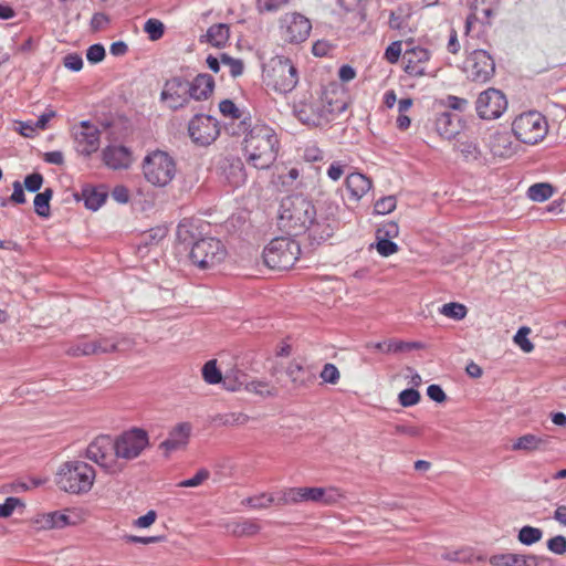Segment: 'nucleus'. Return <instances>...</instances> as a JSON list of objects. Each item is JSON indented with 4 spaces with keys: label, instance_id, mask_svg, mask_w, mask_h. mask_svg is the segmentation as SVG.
Listing matches in <instances>:
<instances>
[{
    "label": "nucleus",
    "instance_id": "7c9ffc66",
    "mask_svg": "<svg viewBox=\"0 0 566 566\" xmlns=\"http://www.w3.org/2000/svg\"><path fill=\"white\" fill-rule=\"evenodd\" d=\"M545 444V440L536 434L527 433L517 438L512 444L514 451L532 452L539 450Z\"/></svg>",
    "mask_w": 566,
    "mask_h": 566
},
{
    "label": "nucleus",
    "instance_id": "f3484780",
    "mask_svg": "<svg viewBox=\"0 0 566 566\" xmlns=\"http://www.w3.org/2000/svg\"><path fill=\"white\" fill-rule=\"evenodd\" d=\"M342 208L335 202L327 200L316 213L314 226V239L325 240L333 235L334 229L339 223Z\"/></svg>",
    "mask_w": 566,
    "mask_h": 566
},
{
    "label": "nucleus",
    "instance_id": "e2e57ef3",
    "mask_svg": "<svg viewBox=\"0 0 566 566\" xmlns=\"http://www.w3.org/2000/svg\"><path fill=\"white\" fill-rule=\"evenodd\" d=\"M423 345L418 342L406 343V342H389L386 348V353H398L402 350L421 349Z\"/></svg>",
    "mask_w": 566,
    "mask_h": 566
},
{
    "label": "nucleus",
    "instance_id": "2f4dec72",
    "mask_svg": "<svg viewBox=\"0 0 566 566\" xmlns=\"http://www.w3.org/2000/svg\"><path fill=\"white\" fill-rule=\"evenodd\" d=\"M201 376L208 385L221 384L224 379L222 371L218 367L217 359H210L201 368Z\"/></svg>",
    "mask_w": 566,
    "mask_h": 566
},
{
    "label": "nucleus",
    "instance_id": "1a4fd4ad",
    "mask_svg": "<svg viewBox=\"0 0 566 566\" xmlns=\"http://www.w3.org/2000/svg\"><path fill=\"white\" fill-rule=\"evenodd\" d=\"M512 132L521 143L536 145L547 135L548 122L539 112L528 111L514 118Z\"/></svg>",
    "mask_w": 566,
    "mask_h": 566
},
{
    "label": "nucleus",
    "instance_id": "69168bd1",
    "mask_svg": "<svg viewBox=\"0 0 566 566\" xmlns=\"http://www.w3.org/2000/svg\"><path fill=\"white\" fill-rule=\"evenodd\" d=\"M105 57V49L102 44H93L87 49L86 59L91 63H99Z\"/></svg>",
    "mask_w": 566,
    "mask_h": 566
},
{
    "label": "nucleus",
    "instance_id": "a211bd4d",
    "mask_svg": "<svg viewBox=\"0 0 566 566\" xmlns=\"http://www.w3.org/2000/svg\"><path fill=\"white\" fill-rule=\"evenodd\" d=\"M430 59L431 53L426 48L419 45L407 48L402 54L403 71L412 77L426 76Z\"/></svg>",
    "mask_w": 566,
    "mask_h": 566
},
{
    "label": "nucleus",
    "instance_id": "a19ab883",
    "mask_svg": "<svg viewBox=\"0 0 566 566\" xmlns=\"http://www.w3.org/2000/svg\"><path fill=\"white\" fill-rule=\"evenodd\" d=\"M543 537V531L530 525L523 526L517 535L518 541L524 545H533L539 542Z\"/></svg>",
    "mask_w": 566,
    "mask_h": 566
},
{
    "label": "nucleus",
    "instance_id": "79ce46f5",
    "mask_svg": "<svg viewBox=\"0 0 566 566\" xmlns=\"http://www.w3.org/2000/svg\"><path fill=\"white\" fill-rule=\"evenodd\" d=\"M50 513V520L53 528H62L67 525H75L77 523L76 520L72 518V515H75L74 512L70 511H54L49 512Z\"/></svg>",
    "mask_w": 566,
    "mask_h": 566
},
{
    "label": "nucleus",
    "instance_id": "a18cd8bd",
    "mask_svg": "<svg viewBox=\"0 0 566 566\" xmlns=\"http://www.w3.org/2000/svg\"><path fill=\"white\" fill-rule=\"evenodd\" d=\"M210 478V472L207 469H200L197 473L190 478L177 483L178 488H197L202 485Z\"/></svg>",
    "mask_w": 566,
    "mask_h": 566
},
{
    "label": "nucleus",
    "instance_id": "5fc2aeb1",
    "mask_svg": "<svg viewBox=\"0 0 566 566\" xmlns=\"http://www.w3.org/2000/svg\"><path fill=\"white\" fill-rule=\"evenodd\" d=\"M397 199L394 196H387L376 201L374 209L378 214H387L396 209Z\"/></svg>",
    "mask_w": 566,
    "mask_h": 566
},
{
    "label": "nucleus",
    "instance_id": "052dcab7",
    "mask_svg": "<svg viewBox=\"0 0 566 566\" xmlns=\"http://www.w3.org/2000/svg\"><path fill=\"white\" fill-rule=\"evenodd\" d=\"M521 566H553V560L546 556L522 554Z\"/></svg>",
    "mask_w": 566,
    "mask_h": 566
},
{
    "label": "nucleus",
    "instance_id": "423d86ee",
    "mask_svg": "<svg viewBox=\"0 0 566 566\" xmlns=\"http://www.w3.org/2000/svg\"><path fill=\"white\" fill-rule=\"evenodd\" d=\"M301 252V245L297 241L289 237H277L264 248L262 258L268 268L285 271L293 268L300 259Z\"/></svg>",
    "mask_w": 566,
    "mask_h": 566
},
{
    "label": "nucleus",
    "instance_id": "3c124183",
    "mask_svg": "<svg viewBox=\"0 0 566 566\" xmlns=\"http://www.w3.org/2000/svg\"><path fill=\"white\" fill-rule=\"evenodd\" d=\"M394 433L410 438H420L423 433L421 427L409 423H397L394 426Z\"/></svg>",
    "mask_w": 566,
    "mask_h": 566
},
{
    "label": "nucleus",
    "instance_id": "aec40b11",
    "mask_svg": "<svg viewBox=\"0 0 566 566\" xmlns=\"http://www.w3.org/2000/svg\"><path fill=\"white\" fill-rule=\"evenodd\" d=\"M76 149L84 156H90L99 147V129L87 120L74 128Z\"/></svg>",
    "mask_w": 566,
    "mask_h": 566
},
{
    "label": "nucleus",
    "instance_id": "7ed1b4c3",
    "mask_svg": "<svg viewBox=\"0 0 566 566\" xmlns=\"http://www.w3.org/2000/svg\"><path fill=\"white\" fill-rule=\"evenodd\" d=\"M95 469L80 460L63 462L55 473L57 488L76 495L88 493L95 483Z\"/></svg>",
    "mask_w": 566,
    "mask_h": 566
},
{
    "label": "nucleus",
    "instance_id": "393cba45",
    "mask_svg": "<svg viewBox=\"0 0 566 566\" xmlns=\"http://www.w3.org/2000/svg\"><path fill=\"white\" fill-rule=\"evenodd\" d=\"M189 87L190 99L207 101L214 92L216 82L210 74L200 73L192 81H189Z\"/></svg>",
    "mask_w": 566,
    "mask_h": 566
},
{
    "label": "nucleus",
    "instance_id": "6e6d98bb",
    "mask_svg": "<svg viewBox=\"0 0 566 566\" xmlns=\"http://www.w3.org/2000/svg\"><path fill=\"white\" fill-rule=\"evenodd\" d=\"M221 63L229 67V72L232 77H238V76L242 75L244 65L241 60L231 57L227 54H222Z\"/></svg>",
    "mask_w": 566,
    "mask_h": 566
},
{
    "label": "nucleus",
    "instance_id": "f704fd0d",
    "mask_svg": "<svg viewBox=\"0 0 566 566\" xmlns=\"http://www.w3.org/2000/svg\"><path fill=\"white\" fill-rule=\"evenodd\" d=\"M244 390L261 397H270L276 394V389L270 382L259 379L245 381Z\"/></svg>",
    "mask_w": 566,
    "mask_h": 566
},
{
    "label": "nucleus",
    "instance_id": "5701e85b",
    "mask_svg": "<svg viewBox=\"0 0 566 566\" xmlns=\"http://www.w3.org/2000/svg\"><path fill=\"white\" fill-rule=\"evenodd\" d=\"M102 159L113 170L127 169L133 164L132 151L125 146L111 145L103 149Z\"/></svg>",
    "mask_w": 566,
    "mask_h": 566
},
{
    "label": "nucleus",
    "instance_id": "0eeeda50",
    "mask_svg": "<svg viewBox=\"0 0 566 566\" xmlns=\"http://www.w3.org/2000/svg\"><path fill=\"white\" fill-rule=\"evenodd\" d=\"M297 82V70L289 57L274 56L264 69V83L280 94L293 91Z\"/></svg>",
    "mask_w": 566,
    "mask_h": 566
},
{
    "label": "nucleus",
    "instance_id": "473e14b6",
    "mask_svg": "<svg viewBox=\"0 0 566 566\" xmlns=\"http://www.w3.org/2000/svg\"><path fill=\"white\" fill-rule=\"evenodd\" d=\"M230 533L234 536H251L260 531V525L252 520H244L241 522H234L228 526Z\"/></svg>",
    "mask_w": 566,
    "mask_h": 566
},
{
    "label": "nucleus",
    "instance_id": "4468645a",
    "mask_svg": "<svg viewBox=\"0 0 566 566\" xmlns=\"http://www.w3.org/2000/svg\"><path fill=\"white\" fill-rule=\"evenodd\" d=\"M464 72L471 81L485 83L493 76L495 64L485 50H473L464 61Z\"/></svg>",
    "mask_w": 566,
    "mask_h": 566
},
{
    "label": "nucleus",
    "instance_id": "8fccbe9b",
    "mask_svg": "<svg viewBox=\"0 0 566 566\" xmlns=\"http://www.w3.org/2000/svg\"><path fill=\"white\" fill-rule=\"evenodd\" d=\"M231 171L228 175V180L234 187H239L243 185L247 180V175L243 168V165L238 161L237 164L231 165Z\"/></svg>",
    "mask_w": 566,
    "mask_h": 566
},
{
    "label": "nucleus",
    "instance_id": "de8ad7c7",
    "mask_svg": "<svg viewBox=\"0 0 566 566\" xmlns=\"http://www.w3.org/2000/svg\"><path fill=\"white\" fill-rule=\"evenodd\" d=\"M167 234L168 229L166 227H155L143 234V241L145 244L159 243L167 237Z\"/></svg>",
    "mask_w": 566,
    "mask_h": 566
},
{
    "label": "nucleus",
    "instance_id": "e433bc0d",
    "mask_svg": "<svg viewBox=\"0 0 566 566\" xmlns=\"http://www.w3.org/2000/svg\"><path fill=\"white\" fill-rule=\"evenodd\" d=\"M439 313L446 317L452 318L454 321L463 319L468 314V308L464 304L458 302H450L443 304L439 308Z\"/></svg>",
    "mask_w": 566,
    "mask_h": 566
},
{
    "label": "nucleus",
    "instance_id": "9d476101",
    "mask_svg": "<svg viewBox=\"0 0 566 566\" xmlns=\"http://www.w3.org/2000/svg\"><path fill=\"white\" fill-rule=\"evenodd\" d=\"M227 248L221 240L206 237L197 240L190 251L191 262L201 270L212 269L227 258Z\"/></svg>",
    "mask_w": 566,
    "mask_h": 566
},
{
    "label": "nucleus",
    "instance_id": "680f3d73",
    "mask_svg": "<svg viewBox=\"0 0 566 566\" xmlns=\"http://www.w3.org/2000/svg\"><path fill=\"white\" fill-rule=\"evenodd\" d=\"M398 245L388 239H377L376 250L381 256H390L398 252Z\"/></svg>",
    "mask_w": 566,
    "mask_h": 566
},
{
    "label": "nucleus",
    "instance_id": "338daca9",
    "mask_svg": "<svg viewBox=\"0 0 566 566\" xmlns=\"http://www.w3.org/2000/svg\"><path fill=\"white\" fill-rule=\"evenodd\" d=\"M286 374L294 384L303 385L305 382L303 378L304 368L297 363H291L287 367Z\"/></svg>",
    "mask_w": 566,
    "mask_h": 566
},
{
    "label": "nucleus",
    "instance_id": "0e129e2a",
    "mask_svg": "<svg viewBox=\"0 0 566 566\" xmlns=\"http://www.w3.org/2000/svg\"><path fill=\"white\" fill-rule=\"evenodd\" d=\"M547 548L558 555L566 553V537L557 535L547 541Z\"/></svg>",
    "mask_w": 566,
    "mask_h": 566
},
{
    "label": "nucleus",
    "instance_id": "c756f323",
    "mask_svg": "<svg viewBox=\"0 0 566 566\" xmlns=\"http://www.w3.org/2000/svg\"><path fill=\"white\" fill-rule=\"evenodd\" d=\"M118 349V343H109L107 346H102L101 343L95 340L82 342L74 350L73 355H95L112 353Z\"/></svg>",
    "mask_w": 566,
    "mask_h": 566
},
{
    "label": "nucleus",
    "instance_id": "c9c22d12",
    "mask_svg": "<svg viewBox=\"0 0 566 566\" xmlns=\"http://www.w3.org/2000/svg\"><path fill=\"white\" fill-rule=\"evenodd\" d=\"M413 105L412 98H401L398 101V117L396 125L400 130H407L411 125L410 117L406 114Z\"/></svg>",
    "mask_w": 566,
    "mask_h": 566
},
{
    "label": "nucleus",
    "instance_id": "a878e982",
    "mask_svg": "<svg viewBox=\"0 0 566 566\" xmlns=\"http://www.w3.org/2000/svg\"><path fill=\"white\" fill-rule=\"evenodd\" d=\"M319 102L329 117L343 113L347 107L345 92L336 85L325 90Z\"/></svg>",
    "mask_w": 566,
    "mask_h": 566
},
{
    "label": "nucleus",
    "instance_id": "864d4df0",
    "mask_svg": "<svg viewBox=\"0 0 566 566\" xmlns=\"http://www.w3.org/2000/svg\"><path fill=\"white\" fill-rule=\"evenodd\" d=\"M319 377L324 382L336 385L340 379V373L334 364L327 363L323 366Z\"/></svg>",
    "mask_w": 566,
    "mask_h": 566
},
{
    "label": "nucleus",
    "instance_id": "6e6552de",
    "mask_svg": "<svg viewBox=\"0 0 566 566\" xmlns=\"http://www.w3.org/2000/svg\"><path fill=\"white\" fill-rule=\"evenodd\" d=\"M86 458L96 463L107 474L115 475L125 470L111 436L104 434L95 438L87 446Z\"/></svg>",
    "mask_w": 566,
    "mask_h": 566
},
{
    "label": "nucleus",
    "instance_id": "bb28decb",
    "mask_svg": "<svg viewBox=\"0 0 566 566\" xmlns=\"http://www.w3.org/2000/svg\"><path fill=\"white\" fill-rule=\"evenodd\" d=\"M499 0H474V11L467 18L465 22V35L470 34V31L478 20V15L482 14L485 19H490L495 12Z\"/></svg>",
    "mask_w": 566,
    "mask_h": 566
},
{
    "label": "nucleus",
    "instance_id": "c03bdc74",
    "mask_svg": "<svg viewBox=\"0 0 566 566\" xmlns=\"http://www.w3.org/2000/svg\"><path fill=\"white\" fill-rule=\"evenodd\" d=\"M289 3L290 0H256L255 8L259 13L276 12Z\"/></svg>",
    "mask_w": 566,
    "mask_h": 566
},
{
    "label": "nucleus",
    "instance_id": "412c9836",
    "mask_svg": "<svg viewBox=\"0 0 566 566\" xmlns=\"http://www.w3.org/2000/svg\"><path fill=\"white\" fill-rule=\"evenodd\" d=\"M192 427L189 422H180L176 424L168 433L159 448L164 451L165 455H170L172 452L186 448L189 442Z\"/></svg>",
    "mask_w": 566,
    "mask_h": 566
},
{
    "label": "nucleus",
    "instance_id": "49530a36",
    "mask_svg": "<svg viewBox=\"0 0 566 566\" xmlns=\"http://www.w3.org/2000/svg\"><path fill=\"white\" fill-rule=\"evenodd\" d=\"M399 235V227L395 221L382 223L376 231V239H395Z\"/></svg>",
    "mask_w": 566,
    "mask_h": 566
},
{
    "label": "nucleus",
    "instance_id": "2eb2a0df",
    "mask_svg": "<svg viewBox=\"0 0 566 566\" xmlns=\"http://www.w3.org/2000/svg\"><path fill=\"white\" fill-rule=\"evenodd\" d=\"M189 90V81L181 76H174L164 83L160 101L169 109L184 108L190 102Z\"/></svg>",
    "mask_w": 566,
    "mask_h": 566
},
{
    "label": "nucleus",
    "instance_id": "13d9d810",
    "mask_svg": "<svg viewBox=\"0 0 566 566\" xmlns=\"http://www.w3.org/2000/svg\"><path fill=\"white\" fill-rule=\"evenodd\" d=\"M398 401L402 407H412L420 401V394L413 388L405 389L399 394Z\"/></svg>",
    "mask_w": 566,
    "mask_h": 566
},
{
    "label": "nucleus",
    "instance_id": "f03ea898",
    "mask_svg": "<svg viewBox=\"0 0 566 566\" xmlns=\"http://www.w3.org/2000/svg\"><path fill=\"white\" fill-rule=\"evenodd\" d=\"M316 208L302 195H294L281 201L277 226L289 235H301L307 231L314 238Z\"/></svg>",
    "mask_w": 566,
    "mask_h": 566
},
{
    "label": "nucleus",
    "instance_id": "603ef678",
    "mask_svg": "<svg viewBox=\"0 0 566 566\" xmlns=\"http://www.w3.org/2000/svg\"><path fill=\"white\" fill-rule=\"evenodd\" d=\"M402 41H394L391 42L384 53V59L390 63L396 64L398 63L400 56L402 55Z\"/></svg>",
    "mask_w": 566,
    "mask_h": 566
},
{
    "label": "nucleus",
    "instance_id": "f8f14e48",
    "mask_svg": "<svg viewBox=\"0 0 566 566\" xmlns=\"http://www.w3.org/2000/svg\"><path fill=\"white\" fill-rule=\"evenodd\" d=\"M312 31L310 19L298 12H286L279 20V33L285 43L305 42Z\"/></svg>",
    "mask_w": 566,
    "mask_h": 566
},
{
    "label": "nucleus",
    "instance_id": "6ab92c4d",
    "mask_svg": "<svg viewBox=\"0 0 566 566\" xmlns=\"http://www.w3.org/2000/svg\"><path fill=\"white\" fill-rule=\"evenodd\" d=\"M295 115L300 122L313 127L325 125L332 119L321 102L312 97L295 105Z\"/></svg>",
    "mask_w": 566,
    "mask_h": 566
},
{
    "label": "nucleus",
    "instance_id": "f257e3e1",
    "mask_svg": "<svg viewBox=\"0 0 566 566\" xmlns=\"http://www.w3.org/2000/svg\"><path fill=\"white\" fill-rule=\"evenodd\" d=\"M280 138L275 130L265 124H255L242 140L245 163L255 169H269L276 160Z\"/></svg>",
    "mask_w": 566,
    "mask_h": 566
},
{
    "label": "nucleus",
    "instance_id": "20e7f679",
    "mask_svg": "<svg viewBox=\"0 0 566 566\" xmlns=\"http://www.w3.org/2000/svg\"><path fill=\"white\" fill-rule=\"evenodd\" d=\"M344 499V491L336 486H298L287 488L277 492L276 505H291L306 502L333 505Z\"/></svg>",
    "mask_w": 566,
    "mask_h": 566
},
{
    "label": "nucleus",
    "instance_id": "dca6fc26",
    "mask_svg": "<svg viewBox=\"0 0 566 566\" xmlns=\"http://www.w3.org/2000/svg\"><path fill=\"white\" fill-rule=\"evenodd\" d=\"M507 108L506 96L496 88H488L482 92L475 102V109L482 119H496Z\"/></svg>",
    "mask_w": 566,
    "mask_h": 566
},
{
    "label": "nucleus",
    "instance_id": "ea45409f",
    "mask_svg": "<svg viewBox=\"0 0 566 566\" xmlns=\"http://www.w3.org/2000/svg\"><path fill=\"white\" fill-rule=\"evenodd\" d=\"M522 554L501 553L492 555L489 563L492 566H521Z\"/></svg>",
    "mask_w": 566,
    "mask_h": 566
},
{
    "label": "nucleus",
    "instance_id": "774afa93",
    "mask_svg": "<svg viewBox=\"0 0 566 566\" xmlns=\"http://www.w3.org/2000/svg\"><path fill=\"white\" fill-rule=\"evenodd\" d=\"M63 64L66 69L78 72L83 69V59L76 53H71L63 59Z\"/></svg>",
    "mask_w": 566,
    "mask_h": 566
},
{
    "label": "nucleus",
    "instance_id": "9b49d317",
    "mask_svg": "<svg viewBox=\"0 0 566 566\" xmlns=\"http://www.w3.org/2000/svg\"><path fill=\"white\" fill-rule=\"evenodd\" d=\"M117 455H119L124 469L129 461L142 455L149 447L148 432L142 428H132L113 438Z\"/></svg>",
    "mask_w": 566,
    "mask_h": 566
},
{
    "label": "nucleus",
    "instance_id": "72a5a7b5",
    "mask_svg": "<svg viewBox=\"0 0 566 566\" xmlns=\"http://www.w3.org/2000/svg\"><path fill=\"white\" fill-rule=\"evenodd\" d=\"M53 197V190L46 188L43 192H40L34 198V211L38 216L43 218L50 217V201Z\"/></svg>",
    "mask_w": 566,
    "mask_h": 566
},
{
    "label": "nucleus",
    "instance_id": "bf43d9fd",
    "mask_svg": "<svg viewBox=\"0 0 566 566\" xmlns=\"http://www.w3.org/2000/svg\"><path fill=\"white\" fill-rule=\"evenodd\" d=\"M220 113L231 119H239L241 117V111L231 99H223L219 104Z\"/></svg>",
    "mask_w": 566,
    "mask_h": 566
},
{
    "label": "nucleus",
    "instance_id": "37998d69",
    "mask_svg": "<svg viewBox=\"0 0 566 566\" xmlns=\"http://www.w3.org/2000/svg\"><path fill=\"white\" fill-rule=\"evenodd\" d=\"M245 374L237 370L233 373V377L231 374H227L223 379V387L229 391H240L244 389L245 385Z\"/></svg>",
    "mask_w": 566,
    "mask_h": 566
},
{
    "label": "nucleus",
    "instance_id": "4c0bfd02",
    "mask_svg": "<svg viewBox=\"0 0 566 566\" xmlns=\"http://www.w3.org/2000/svg\"><path fill=\"white\" fill-rule=\"evenodd\" d=\"M553 193V187L545 182L534 184L527 190L528 198L537 202H543L549 199Z\"/></svg>",
    "mask_w": 566,
    "mask_h": 566
},
{
    "label": "nucleus",
    "instance_id": "4d7b16f0",
    "mask_svg": "<svg viewBox=\"0 0 566 566\" xmlns=\"http://www.w3.org/2000/svg\"><path fill=\"white\" fill-rule=\"evenodd\" d=\"M530 332L528 327H521L514 336V342L524 353H532L534 350L533 343L527 338Z\"/></svg>",
    "mask_w": 566,
    "mask_h": 566
},
{
    "label": "nucleus",
    "instance_id": "58836bf2",
    "mask_svg": "<svg viewBox=\"0 0 566 566\" xmlns=\"http://www.w3.org/2000/svg\"><path fill=\"white\" fill-rule=\"evenodd\" d=\"M277 493H261L247 499V504L254 510L268 509L271 505H276Z\"/></svg>",
    "mask_w": 566,
    "mask_h": 566
},
{
    "label": "nucleus",
    "instance_id": "cd10ccee",
    "mask_svg": "<svg viewBox=\"0 0 566 566\" xmlns=\"http://www.w3.org/2000/svg\"><path fill=\"white\" fill-rule=\"evenodd\" d=\"M81 198L87 209L92 211L98 210L107 198V192L92 186L83 187Z\"/></svg>",
    "mask_w": 566,
    "mask_h": 566
},
{
    "label": "nucleus",
    "instance_id": "ddd939ff",
    "mask_svg": "<svg viewBox=\"0 0 566 566\" xmlns=\"http://www.w3.org/2000/svg\"><path fill=\"white\" fill-rule=\"evenodd\" d=\"M188 133L195 144L208 146L220 134L219 122L210 115H195L188 124Z\"/></svg>",
    "mask_w": 566,
    "mask_h": 566
},
{
    "label": "nucleus",
    "instance_id": "c85d7f7f",
    "mask_svg": "<svg viewBox=\"0 0 566 566\" xmlns=\"http://www.w3.org/2000/svg\"><path fill=\"white\" fill-rule=\"evenodd\" d=\"M207 42L216 48H223L230 38V28L224 23L211 25L206 34Z\"/></svg>",
    "mask_w": 566,
    "mask_h": 566
},
{
    "label": "nucleus",
    "instance_id": "39448f33",
    "mask_svg": "<svg viewBox=\"0 0 566 566\" xmlns=\"http://www.w3.org/2000/svg\"><path fill=\"white\" fill-rule=\"evenodd\" d=\"M142 171L148 184L157 188H165L176 178L178 168L172 156L157 149L144 158Z\"/></svg>",
    "mask_w": 566,
    "mask_h": 566
},
{
    "label": "nucleus",
    "instance_id": "4be33fe9",
    "mask_svg": "<svg viewBox=\"0 0 566 566\" xmlns=\"http://www.w3.org/2000/svg\"><path fill=\"white\" fill-rule=\"evenodd\" d=\"M371 188V179L361 172H350L345 178V189L350 202L358 203Z\"/></svg>",
    "mask_w": 566,
    "mask_h": 566
},
{
    "label": "nucleus",
    "instance_id": "09e8293b",
    "mask_svg": "<svg viewBox=\"0 0 566 566\" xmlns=\"http://www.w3.org/2000/svg\"><path fill=\"white\" fill-rule=\"evenodd\" d=\"M144 31L151 41H156L164 35V23L157 19H149L144 25Z\"/></svg>",
    "mask_w": 566,
    "mask_h": 566
},
{
    "label": "nucleus",
    "instance_id": "b1692460",
    "mask_svg": "<svg viewBox=\"0 0 566 566\" xmlns=\"http://www.w3.org/2000/svg\"><path fill=\"white\" fill-rule=\"evenodd\" d=\"M486 144L493 156L499 158H510L517 150V145L513 142L511 134L505 130L491 133Z\"/></svg>",
    "mask_w": 566,
    "mask_h": 566
}]
</instances>
